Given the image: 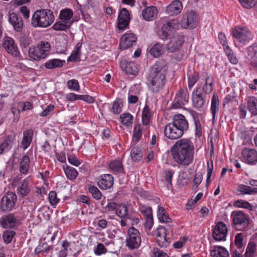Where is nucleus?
<instances>
[{"instance_id":"nucleus-3","label":"nucleus","mask_w":257,"mask_h":257,"mask_svg":"<svg viewBox=\"0 0 257 257\" xmlns=\"http://www.w3.org/2000/svg\"><path fill=\"white\" fill-rule=\"evenodd\" d=\"M53 12L49 9L36 11L32 18L31 24L34 27L46 28L54 21Z\"/></svg>"},{"instance_id":"nucleus-2","label":"nucleus","mask_w":257,"mask_h":257,"mask_svg":"<svg viewBox=\"0 0 257 257\" xmlns=\"http://www.w3.org/2000/svg\"><path fill=\"white\" fill-rule=\"evenodd\" d=\"M171 153L173 159L177 164L187 166L193 161L194 145L188 139L179 140L172 147Z\"/></svg>"},{"instance_id":"nucleus-9","label":"nucleus","mask_w":257,"mask_h":257,"mask_svg":"<svg viewBox=\"0 0 257 257\" xmlns=\"http://www.w3.org/2000/svg\"><path fill=\"white\" fill-rule=\"evenodd\" d=\"M233 37L239 42L245 44L252 38L251 32L247 28L235 27L232 30Z\"/></svg>"},{"instance_id":"nucleus-53","label":"nucleus","mask_w":257,"mask_h":257,"mask_svg":"<svg viewBox=\"0 0 257 257\" xmlns=\"http://www.w3.org/2000/svg\"><path fill=\"white\" fill-rule=\"evenodd\" d=\"M88 191L90 193L94 198L96 200H99L101 199L102 194L98 189L95 186H90L88 188Z\"/></svg>"},{"instance_id":"nucleus-59","label":"nucleus","mask_w":257,"mask_h":257,"mask_svg":"<svg viewBox=\"0 0 257 257\" xmlns=\"http://www.w3.org/2000/svg\"><path fill=\"white\" fill-rule=\"evenodd\" d=\"M122 103L120 102V99L116 100L112 105V111L114 114H119L121 111Z\"/></svg>"},{"instance_id":"nucleus-54","label":"nucleus","mask_w":257,"mask_h":257,"mask_svg":"<svg viewBox=\"0 0 257 257\" xmlns=\"http://www.w3.org/2000/svg\"><path fill=\"white\" fill-rule=\"evenodd\" d=\"M15 234L16 232L11 230H7L4 231L3 237L5 242L6 243H10Z\"/></svg>"},{"instance_id":"nucleus-64","label":"nucleus","mask_w":257,"mask_h":257,"mask_svg":"<svg viewBox=\"0 0 257 257\" xmlns=\"http://www.w3.org/2000/svg\"><path fill=\"white\" fill-rule=\"evenodd\" d=\"M117 206H118V203L113 201L108 202L105 208L108 212H111L115 211H116Z\"/></svg>"},{"instance_id":"nucleus-37","label":"nucleus","mask_w":257,"mask_h":257,"mask_svg":"<svg viewBox=\"0 0 257 257\" xmlns=\"http://www.w3.org/2000/svg\"><path fill=\"white\" fill-rule=\"evenodd\" d=\"M247 107L252 115H257V98L250 97L247 103Z\"/></svg>"},{"instance_id":"nucleus-38","label":"nucleus","mask_w":257,"mask_h":257,"mask_svg":"<svg viewBox=\"0 0 257 257\" xmlns=\"http://www.w3.org/2000/svg\"><path fill=\"white\" fill-rule=\"evenodd\" d=\"M64 62V61L58 59L50 60L45 63V67L48 69L61 68L63 66Z\"/></svg>"},{"instance_id":"nucleus-47","label":"nucleus","mask_w":257,"mask_h":257,"mask_svg":"<svg viewBox=\"0 0 257 257\" xmlns=\"http://www.w3.org/2000/svg\"><path fill=\"white\" fill-rule=\"evenodd\" d=\"M163 45L156 43L150 50V54L155 57L160 56L163 52Z\"/></svg>"},{"instance_id":"nucleus-58","label":"nucleus","mask_w":257,"mask_h":257,"mask_svg":"<svg viewBox=\"0 0 257 257\" xmlns=\"http://www.w3.org/2000/svg\"><path fill=\"white\" fill-rule=\"evenodd\" d=\"M199 79L197 73L190 74L188 75V84L189 88H192Z\"/></svg>"},{"instance_id":"nucleus-10","label":"nucleus","mask_w":257,"mask_h":257,"mask_svg":"<svg viewBox=\"0 0 257 257\" xmlns=\"http://www.w3.org/2000/svg\"><path fill=\"white\" fill-rule=\"evenodd\" d=\"M178 24L175 20L167 21L163 25L161 30L159 32L160 38L163 40H166L174 30L177 29Z\"/></svg>"},{"instance_id":"nucleus-39","label":"nucleus","mask_w":257,"mask_h":257,"mask_svg":"<svg viewBox=\"0 0 257 257\" xmlns=\"http://www.w3.org/2000/svg\"><path fill=\"white\" fill-rule=\"evenodd\" d=\"M82 46V43H78L75 47L74 50L71 55L69 57L68 61L77 62L80 60V50Z\"/></svg>"},{"instance_id":"nucleus-5","label":"nucleus","mask_w":257,"mask_h":257,"mask_svg":"<svg viewBox=\"0 0 257 257\" xmlns=\"http://www.w3.org/2000/svg\"><path fill=\"white\" fill-rule=\"evenodd\" d=\"M232 224L235 228L240 231L246 230L249 225V220L247 216L241 211H234L231 214Z\"/></svg>"},{"instance_id":"nucleus-22","label":"nucleus","mask_w":257,"mask_h":257,"mask_svg":"<svg viewBox=\"0 0 257 257\" xmlns=\"http://www.w3.org/2000/svg\"><path fill=\"white\" fill-rule=\"evenodd\" d=\"M242 155L245 163L253 164L257 161V151L253 149L244 148L242 151Z\"/></svg>"},{"instance_id":"nucleus-12","label":"nucleus","mask_w":257,"mask_h":257,"mask_svg":"<svg viewBox=\"0 0 257 257\" xmlns=\"http://www.w3.org/2000/svg\"><path fill=\"white\" fill-rule=\"evenodd\" d=\"M188 99L189 93L187 89L180 88L176 95L172 104V107L174 108H181L188 103Z\"/></svg>"},{"instance_id":"nucleus-25","label":"nucleus","mask_w":257,"mask_h":257,"mask_svg":"<svg viewBox=\"0 0 257 257\" xmlns=\"http://www.w3.org/2000/svg\"><path fill=\"white\" fill-rule=\"evenodd\" d=\"M98 182L99 187L103 190L110 188L113 184V178L110 174H104L100 176Z\"/></svg>"},{"instance_id":"nucleus-45","label":"nucleus","mask_w":257,"mask_h":257,"mask_svg":"<svg viewBox=\"0 0 257 257\" xmlns=\"http://www.w3.org/2000/svg\"><path fill=\"white\" fill-rule=\"evenodd\" d=\"M143 153L141 149L138 147H134L131 152V156L133 161L138 162L143 157Z\"/></svg>"},{"instance_id":"nucleus-31","label":"nucleus","mask_w":257,"mask_h":257,"mask_svg":"<svg viewBox=\"0 0 257 257\" xmlns=\"http://www.w3.org/2000/svg\"><path fill=\"white\" fill-rule=\"evenodd\" d=\"M158 14V10L155 7L151 6L145 8L142 12V16L146 20H152L155 19Z\"/></svg>"},{"instance_id":"nucleus-43","label":"nucleus","mask_w":257,"mask_h":257,"mask_svg":"<svg viewBox=\"0 0 257 257\" xmlns=\"http://www.w3.org/2000/svg\"><path fill=\"white\" fill-rule=\"evenodd\" d=\"M109 167L114 173H121L123 171L122 162L120 160L112 161L109 164Z\"/></svg>"},{"instance_id":"nucleus-35","label":"nucleus","mask_w":257,"mask_h":257,"mask_svg":"<svg viewBox=\"0 0 257 257\" xmlns=\"http://www.w3.org/2000/svg\"><path fill=\"white\" fill-rule=\"evenodd\" d=\"M53 245H49L47 242L40 241V243L35 249V253L36 254L48 253L49 251L52 250Z\"/></svg>"},{"instance_id":"nucleus-6","label":"nucleus","mask_w":257,"mask_h":257,"mask_svg":"<svg viewBox=\"0 0 257 257\" xmlns=\"http://www.w3.org/2000/svg\"><path fill=\"white\" fill-rule=\"evenodd\" d=\"M141 242V234L139 230L133 226L130 227L127 233L126 245L130 249H135L140 247Z\"/></svg>"},{"instance_id":"nucleus-42","label":"nucleus","mask_w":257,"mask_h":257,"mask_svg":"<svg viewBox=\"0 0 257 257\" xmlns=\"http://www.w3.org/2000/svg\"><path fill=\"white\" fill-rule=\"evenodd\" d=\"M237 190L242 194H252L257 193V188L251 187L245 185H239Z\"/></svg>"},{"instance_id":"nucleus-62","label":"nucleus","mask_w":257,"mask_h":257,"mask_svg":"<svg viewBox=\"0 0 257 257\" xmlns=\"http://www.w3.org/2000/svg\"><path fill=\"white\" fill-rule=\"evenodd\" d=\"M67 86L69 89L77 91L79 89L78 82L76 79L70 80L67 82Z\"/></svg>"},{"instance_id":"nucleus-11","label":"nucleus","mask_w":257,"mask_h":257,"mask_svg":"<svg viewBox=\"0 0 257 257\" xmlns=\"http://www.w3.org/2000/svg\"><path fill=\"white\" fill-rule=\"evenodd\" d=\"M184 132L172 122L168 123L165 127L164 134L170 139L176 140L181 138Z\"/></svg>"},{"instance_id":"nucleus-19","label":"nucleus","mask_w":257,"mask_h":257,"mask_svg":"<svg viewBox=\"0 0 257 257\" xmlns=\"http://www.w3.org/2000/svg\"><path fill=\"white\" fill-rule=\"evenodd\" d=\"M120 66L122 70L128 75H137L139 72L138 66L134 62L123 60L120 61Z\"/></svg>"},{"instance_id":"nucleus-33","label":"nucleus","mask_w":257,"mask_h":257,"mask_svg":"<svg viewBox=\"0 0 257 257\" xmlns=\"http://www.w3.org/2000/svg\"><path fill=\"white\" fill-rule=\"evenodd\" d=\"M30 167V158L27 155H25L20 163V172L23 174H27Z\"/></svg>"},{"instance_id":"nucleus-51","label":"nucleus","mask_w":257,"mask_h":257,"mask_svg":"<svg viewBox=\"0 0 257 257\" xmlns=\"http://www.w3.org/2000/svg\"><path fill=\"white\" fill-rule=\"evenodd\" d=\"M71 23L62 21V22H56L53 26L54 30L56 31H65L69 28Z\"/></svg>"},{"instance_id":"nucleus-32","label":"nucleus","mask_w":257,"mask_h":257,"mask_svg":"<svg viewBox=\"0 0 257 257\" xmlns=\"http://www.w3.org/2000/svg\"><path fill=\"white\" fill-rule=\"evenodd\" d=\"M18 193L22 197L27 196L31 192L30 183L28 179L24 180L18 188Z\"/></svg>"},{"instance_id":"nucleus-21","label":"nucleus","mask_w":257,"mask_h":257,"mask_svg":"<svg viewBox=\"0 0 257 257\" xmlns=\"http://www.w3.org/2000/svg\"><path fill=\"white\" fill-rule=\"evenodd\" d=\"M184 42V36L181 35L174 37L168 44L167 49L169 52L173 53L179 50Z\"/></svg>"},{"instance_id":"nucleus-40","label":"nucleus","mask_w":257,"mask_h":257,"mask_svg":"<svg viewBox=\"0 0 257 257\" xmlns=\"http://www.w3.org/2000/svg\"><path fill=\"white\" fill-rule=\"evenodd\" d=\"M219 104L218 95L216 93H214L212 97L211 105V111L212 114L213 119L215 118L216 113L218 109Z\"/></svg>"},{"instance_id":"nucleus-27","label":"nucleus","mask_w":257,"mask_h":257,"mask_svg":"<svg viewBox=\"0 0 257 257\" xmlns=\"http://www.w3.org/2000/svg\"><path fill=\"white\" fill-rule=\"evenodd\" d=\"M9 22L13 25L15 30L18 32H21L23 28V21L22 19L17 14L13 13L10 14Z\"/></svg>"},{"instance_id":"nucleus-24","label":"nucleus","mask_w":257,"mask_h":257,"mask_svg":"<svg viewBox=\"0 0 257 257\" xmlns=\"http://www.w3.org/2000/svg\"><path fill=\"white\" fill-rule=\"evenodd\" d=\"M246 58L249 64L253 67L257 68V45L254 44L247 48Z\"/></svg>"},{"instance_id":"nucleus-46","label":"nucleus","mask_w":257,"mask_h":257,"mask_svg":"<svg viewBox=\"0 0 257 257\" xmlns=\"http://www.w3.org/2000/svg\"><path fill=\"white\" fill-rule=\"evenodd\" d=\"M121 123L125 126H131L133 123V116L129 113L121 114L119 116Z\"/></svg>"},{"instance_id":"nucleus-18","label":"nucleus","mask_w":257,"mask_h":257,"mask_svg":"<svg viewBox=\"0 0 257 257\" xmlns=\"http://www.w3.org/2000/svg\"><path fill=\"white\" fill-rule=\"evenodd\" d=\"M3 45L9 54H11L14 56H18L19 55L17 46L15 44L13 38L9 37H5L3 39Z\"/></svg>"},{"instance_id":"nucleus-61","label":"nucleus","mask_w":257,"mask_h":257,"mask_svg":"<svg viewBox=\"0 0 257 257\" xmlns=\"http://www.w3.org/2000/svg\"><path fill=\"white\" fill-rule=\"evenodd\" d=\"M49 199L51 205H56L59 201V199L57 198V193L55 191H52L49 193Z\"/></svg>"},{"instance_id":"nucleus-41","label":"nucleus","mask_w":257,"mask_h":257,"mask_svg":"<svg viewBox=\"0 0 257 257\" xmlns=\"http://www.w3.org/2000/svg\"><path fill=\"white\" fill-rule=\"evenodd\" d=\"M158 217L161 222H170L171 221V219L169 217L168 214L163 207H159Z\"/></svg>"},{"instance_id":"nucleus-36","label":"nucleus","mask_w":257,"mask_h":257,"mask_svg":"<svg viewBox=\"0 0 257 257\" xmlns=\"http://www.w3.org/2000/svg\"><path fill=\"white\" fill-rule=\"evenodd\" d=\"M212 257H229V254L226 249L221 246H215L211 251Z\"/></svg>"},{"instance_id":"nucleus-34","label":"nucleus","mask_w":257,"mask_h":257,"mask_svg":"<svg viewBox=\"0 0 257 257\" xmlns=\"http://www.w3.org/2000/svg\"><path fill=\"white\" fill-rule=\"evenodd\" d=\"M115 213L120 218H132V215L128 213L127 208L124 204H118V206H117Z\"/></svg>"},{"instance_id":"nucleus-7","label":"nucleus","mask_w":257,"mask_h":257,"mask_svg":"<svg viewBox=\"0 0 257 257\" xmlns=\"http://www.w3.org/2000/svg\"><path fill=\"white\" fill-rule=\"evenodd\" d=\"M17 200L15 193L8 192L1 199L0 209L3 211H10L14 207Z\"/></svg>"},{"instance_id":"nucleus-17","label":"nucleus","mask_w":257,"mask_h":257,"mask_svg":"<svg viewBox=\"0 0 257 257\" xmlns=\"http://www.w3.org/2000/svg\"><path fill=\"white\" fill-rule=\"evenodd\" d=\"M1 224L5 228H14L18 227L19 221L13 213H10L2 217Z\"/></svg>"},{"instance_id":"nucleus-8","label":"nucleus","mask_w":257,"mask_h":257,"mask_svg":"<svg viewBox=\"0 0 257 257\" xmlns=\"http://www.w3.org/2000/svg\"><path fill=\"white\" fill-rule=\"evenodd\" d=\"M197 15L193 10L184 14L180 20L181 27L184 29H193L197 26Z\"/></svg>"},{"instance_id":"nucleus-28","label":"nucleus","mask_w":257,"mask_h":257,"mask_svg":"<svg viewBox=\"0 0 257 257\" xmlns=\"http://www.w3.org/2000/svg\"><path fill=\"white\" fill-rule=\"evenodd\" d=\"M182 3L179 0H175L172 2L166 8V12L170 15H175L179 14L182 10Z\"/></svg>"},{"instance_id":"nucleus-49","label":"nucleus","mask_w":257,"mask_h":257,"mask_svg":"<svg viewBox=\"0 0 257 257\" xmlns=\"http://www.w3.org/2000/svg\"><path fill=\"white\" fill-rule=\"evenodd\" d=\"M195 125V135L198 137H200L202 134V128L200 123L199 117L198 115L192 114Z\"/></svg>"},{"instance_id":"nucleus-60","label":"nucleus","mask_w":257,"mask_h":257,"mask_svg":"<svg viewBox=\"0 0 257 257\" xmlns=\"http://www.w3.org/2000/svg\"><path fill=\"white\" fill-rule=\"evenodd\" d=\"M243 235L242 233L237 234L235 236L234 243L238 248H241L243 246Z\"/></svg>"},{"instance_id":"nucleus-29","label":"nucleus","mask_w":257,"mask_h":257,"mask_svg":"<svg viewBox=\"0 0 257 257\" xmlns=\"http://www.w3.org/2000/svg\"><path fill=\"white\" fill-rule=\"evenodd\" d=\"M15 140V136L8 135L0 145V154L10 150L13 146Z\"/></svg>"},{"instance_id":"nucleus-15","label":"nucleus","mask_w":257,"mask_h":257,"mask_svg":"<svg viewBox=\"0 0 257 257\" xmlns=\"http://www.w3.org/2000/svg\"><path fill=\"white\" fill-rule=\"evenodd\" d=\"M137 38L132 33H126L120 39L119 48L121 50H125L136 43Z\"/></svg>"},{"instance_id":"nucleus-50","label":"nucleus","mask_w":257,"mask_h":257,"mask_svg":"<svg viewBox=\"0 0 257 257\" xmlns=\"http://www.w3.org/2000/svg\"><path fill=\"white\" fill-rule=\"evenodd\" d=\"M73 13L71 10L65 9L61 11L60 18L65 22L69 21L73 16Z\"/></svg>"},{"instance_id":"nucleus-14","label":"nucleus","mask_w":257,"mask_h":257,"mask_svg":"<svg viewBox=\"0 0 257 257\" xmlns=\"http://www.w3.org/2000/svg\"><path fill=\"white\" fill-rule=\"evenodd\" d=\"M227 233L226 225L222 222L216 224L212 233L213 238L215 240H225Z\"/></svg>"},{"instance_id":"nucleus-1","label":"nucleus","mask_w":257,"mask_h":257,"mask_svg":"<svg viewBox=\"0 0 257 257\" xmlns=\"http://www.w3.org/2000/svg\"><path fill=\"white\" fill-rule=\"evenodd\" d=\"M168 71L167 62L160 59L149 69L147 76V84L153 93H158L164 86Z\"/></svg>"},{"instance_id":"nucleus-4","label":"nucleus","mask_w":257,"mask_h":257,"mask_svg":"<svg viewBox=\"0 0 257 257\" xmlns=\"http://www.w3.org/2000/svg\"><path fill=\"white\" fill-rule=\"evenodd\" d=\"M50 44L48 42L41 41L36 47H30L29 56L36 61L45 58L50 53Z\"/></svg>"},{"instance_id":"nucleus-16","label":"nucleus","mask_w":257,"mask_h":257,"mask_svg":"<svg viewBox=\"0 0 257 257\" xmlns=\"http://www.w3.org/2000/svg\"><path fill=\"white\" fill-rule=\"evenodd\" d=\"M201 90V87H199L193 91L192 94L193 105L197 109L202 107L204 103V99L206 94H204Z\"/></svg>"},{"instance_id":"nucleus-63","label":"nucleus","mask_w":257,"mask_h":257,"mask_svg":"<svg viewBox=\"0 0 257 257\" xmlns=\"http://www.w3.org/2000/svg\"><path fill=\"white\" fill-rule=\"evenodd\" d=\"M107 249L102 243H98L96 248L94 249V252L97 255H100L106 252Z\"/></svg>"},{"instance_id":"nucleus-30","label":"nucleus","mask_w":257,"mask_h":257,"mask_svg":"<svg viewBox=\"0 0 257 257\" xmlns=\"http://www.w3.org/2000/svg\"><path fill=\"white\" fill-rule=\"evenodd\" d=\"M33 134V131L31 129L27 130L23 132V138L21 145L24 150L27 149L31 145Z\"/></svg>"},{"instance_id":"nucleus-26","label":"nucleus","mask_w":257,"mask_h":257,"mask_svg":"<svg viewBox=\"0 0 257 257\" xmlns=\"http://www.w3.org/2000/svg\"><path fill=\"white\" fill-rule=\"evenodd\" d=\"M202 76L204 78L205 84L201 88V91L205 94H210L213 90L214 78L206 72L202 74Z\"/></svg>"},{"instance_id":"nucleus-23","label":"nucleus","mask_w":257,"mask_h":257,"mask_svg":"<svg viewBox=\"0 0 257 257\" xmlns=\"http://www.w3.org/2000/svg\"><path fill=\"white\" fill-rule=\"evenodd\" d=\"M175 126L181 128L184 133L189 127L188 121L186 119L185 116L181 114H175L172 119V122Z\"/></svg>"},{"instance_id":"nucleus-57","label":"nucleus","mask_w":257,"mask_h":257,"mask_svg":"<svg viewBox=\"0 0 257 257\" xmlns=\"http://www.w3.org/2000/svg\"><path fill=\"white\" fill-rule=\"evenodd\" d=\"M242 7L245 9H251L254 7L256 3L257 0H238Z\"/></svg>"},{"instance_id":"nucleus-20","label":"nucleus","mask_w":257,"mask_h":257,"mask_svg":"<svg viewBox=\"0 0 257 257\" xmlns=\"http://www.w3.org/2000/svg\"><path fill=\"white\" fill-rule=\"evenodd\" d=\"M156 232V240L158 245L161 247H167L169 245V243L166 239L167 230L165 227L159 225Z\"/></svg>"},{"instance_id":"nucleus-56","label":"nucleus","mask_w":257,"mask_h":257,"mask_svg":"<svg viewBox=\"0 0 257 257\" xmlns=\"http://www.w3.org/2000/svg\"><path fill=\"white\" fill-rule=\"evenodd\" d=\"M255 250V243L254 242H249L247 245L246 252L245 253V257H252Z\"/></svg>"},{"instance_id":"nucleus-52","label":"nucleus","mask_w":257,"mask_h":257,"mask_svg":"<svg viewBox=\"0 0 257 257\" xmlns=\"http://www.w3.org/2000/svg\"><path fill=\"white\" fill-rule=\"evenodd\" d=\"M234 206L239 208H243L245 209H247L249 210H252V205L246 201L238 200L234 202Z\"/></svg>"},{"instance_id":"nucleus-44","label":"nucleus","mask_w":257,"mask_h":257,"mask_svg":"<svg viewBox=\"0 0 257 257\" xmlns=\"http://www.w3.org/2000/svg\"><path fill=\"white\" fill-rule=\"evenodd\" d=\"M63 169L67 178L70 180H74L78 176V173L77 170L71 166L63 167Z\"/></svg>"},{"instance_id":"nucleus-13","label":"nucleus","mask_w":257,"mask_h":257,"mask_svg":"<svg viewBox=\"0 0 257 257\" xmlns=\"http://www.w3.org/2000/svg\"><path fill=\"white\" fill-rule=\"evenodd\" d=\"M130 21V15L126 8H122L118 14L117 18V28L123 30L128 27Z\"/></svg>"},{"instance_id":"nucleus-48","label":"nucleus","mask_w":257,"mask_h":257,"mask_svg":"<svg viewBox=\"0 0 257 257\" xmlns=\"http://www.w3.org/2000/svg\"><path fill=\"white\" fill-rule=\"evenodd\" d=\"M151 115L150 109L146 105L142 112V122L143 125H147L149 123Z\"/></svg>"},{"instance_id":"nucleus-55","label":"nucleus","mask_w":257,"mask_h":257,"mask_svg":"<svg viewBox=\"0 0 257 257\" xmlns=\"http://www.w3.org/2000/svg\"><path fill=\"white\" fill-rule=\"evenodd\" d=\"M142 133L140 125H136L134 127L133 132V141L137 143L142 137Z\"/></svg>"}]
</instances>
